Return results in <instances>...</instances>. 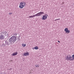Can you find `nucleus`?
I'll list each match as a JSON object with an SVG mask.
<instances>
[{
  "mask_svg": "<svg viewBox=\"0 0 74 74\" xmlns=\"http://www.w3.org/2000/svg\"><path fill=\"white\" fill-rule=\"evenodd\" d=\"M67 60H70V61L74 60V54L72 56V57L71 55H69L66 57Z\"/></svg>",
  "mask_w": 74,
  "mask_h": 74,
  "instance_id": "obj_2",
  "label": "nucleus"
},
{
  "mask_svg": "<svg viewBox=\"0 0 74 74\" xmlns=\"http://www.w3.org/2000/svg\"><path fill=\"white\" fill-rule=\"evenodd\" d=\"M68 30V28H66L64 29V31H65V32H66Z\"/></svg>",
  "mask_w": 74,
  "mask_h": 74,
  "instance_id": "obj_13",
  "label": "nucleus"
},
{
  "mask_svg": "<svg viewBox=\"0 0 74 74\" xmlns=\"http://www.w3.org/2000/svg\"><path fill=\"white\" fill-rule=\"evenodd\" d=\"M13 35H14V36H15V35H17V34H13Z\"/></svg>",
  "mask_w": 74,
  "mask_h": 74,
  "instance_id": "obj_18",
  "label": "nucleus"
},
{
  "mask_svg": "<svg viewBox=\"0 0 74 74\" xmlns=\"http://www.w3.org/2000/svg\"><path fill=\"white\" fill-rule=\"evenodd\" d=\"M35 67H38L39 66V65H36V66L35 65Z\"/></svg>",
  "mask_w": 74,
  "mask_h": 74,
  "instance_id": "obj_17",
  "label": "nucleus"
},
{
  "mask_svg": "<svg viewBox=\"0 0 74 74\" xmlns=\"http://www.w3.org/2000/svg\"><path fill=\"white\" fill-rule=\"evenodd\" d=\"M4 38V35H0V40H3Z\"/></svg>",
  "mask_w": 74,
  "mask_h": 74,
  "instance_id": "obj_5",
  "label": "nucleus"
},
{
  "mask_svg": "<svg viewBox=\"0 0 74 74\" xmlns=\"http://www.w3.org/2000/svg\"><path fill=\"white\" fill-rule=\"evenodd\" d=\"M19 8H23L26 5V2L24 1L21 2L20 3Z\"/></svg>",
  "mask_w": 74,
  "mask_h": 74,
  "instance_id": "obj_4",
  "label": "nucleus"
},
{
  "mask_svg": "<svg viewBox=\"0 0 74 74\" xmlns=\"http://www.w3.org/2000/svg\"><path fill=\"white\" fill-rule=\"evenodd\" d=\"M9 14L10 15H11V14H12V13H9Z\"/></svg>",
  "mask_w": 74,
  "mask_h": 74,
  "instance_id": "obj_19",
  "label": "nucleus"
},
{
  "mask_svg": "<svg viewBox=\"0 0 74 74\" xmlns=\"http://www.w3.org/2000/svg\"><path fill=\"white\" fill-rule=\"evenodd\" d=\"M4 34L5 36H7V37H8V34L7 33V31H5V33Z\"/></svg>",
  "mask_w": 74,
  "mask_h": 74,
  "instance_id": "obj_10",
  "label": "nucleus"
},
{
  "mask_svg": "<svg viewBox=\"0 0 74 74\" xmlns=\"http://www.w3.org/2000/svg\"><path fill=\"white\" fill-rule=\"evenodd\" d=\"M9 70H12V69L10 68V69H9Z\"/></svg>",
  "mask_w": 74,
  "mask_h": 74,
  "instance_id": "obj_21",
  "label": "nucleus"
},
{
  "mask_svg": "<svg viewBox=\"0 0 74 74\" xmlns=\"http://www.w3.org/2000/svg\"><path fill=\"white\" fill-rule=\"evenodd\" d=\"M33 49H34V48H33Z\"/></svg>",
  "mask_w": 74,
  "mask_h": 74,
  "instance_id": "obj_23",
  "label": "nucleus"
},
{
  "mask_svg": "<svg viewBox=\"0 0 74 74\" xmlns=\"http://www.w3.org/2000/svg\"><path fill=\"white\" fill-rule=\"evenodd\" d=\"M17 38L15 36H12L10 38L9 40V41L8 40H6L5 41V43L4 44L3 43V45H9L10 44H14V42L16 41L17 40Z\"/></svg>",
  "mask_w": 74,
  "mask_h": 74,
  "instance_id": "obj_1",
  "label": "nucleus"
},
{
  "mask_svg": "<svg viewBox=\"0 0 74 74\" xmlns=\"http://www.w3.org/2000/svg\"><path fill=\"white\" fill-rule=\"evenodd\" d=\"M18 54V52H16L15 53H13L12 55V56H15Z\"/></svg>",
  "mask_w": 74,
  "mask_h": 74,
  "instance_id": "obj_9",
  "label": "nucleus"
},
{
  "mask_svg": "<svg viewBox=\"0 0 74 74\" xmlns=\"http://www.w3.org/2000/svg\"><path fill=\"white\" fill-rule=\"evenodd\" d=\"M18 39V41H20L21 39H20V38H17Z\"/></svg>",
  "mask_w": 74,
  "mask_h": 74,
  "instance_id": "obj_15",
  "label": "nucleus"
},
{
  "mask_svg": "<svg viewBox=\"0 0 74 74\" xmlns=\"http://www.w3.org/2000/svg\"><path fill=\"white\" fill-rule=\"evenodd\" d=\"M58 42H59V43H60V41H59V40L58 41Z\"/></svg>",
  "mask_w": 74,
  "mask_h": 74,
  "instance_id": "obj_20",
  "label": "nucleus"
},
{
  "mask_svg": "<svg viewBox=\"0 0 74 74\" xmlns=\"http://www.w3.org/2000/svg\"><path fill=\"white\" fill-rule=\"evenodd\" d=\"M24 56H29V52H26V53H23Z\"/></svg>",
  "mask_w": 74,
  "mask_h": 74,
  "instance_id": "obj_7",
  "label": "nucleus"
},
{
  "mask_svg": "<svg viewBox=\"0 0 74 74\" xmlns=\"http://www.w3.org/2000/svg\"><path fill=\"white\" fill-rule=\"evenodd\" d=\"M44 14V13L42 12H39L37 13L36 14L33 15V16H29V18H34L35 16H40L41 14Z\"/></svg>",
  "mask_w": 74,
  "mask_h": 74,
  "instance_id": "obj_3",
  "label": "nucleus"
},
{
  "mask_svg": "<svg viewBox=\"0 0 74 74\" xmlns=\"http://www.w3.org/2000/svg\"><path fill=\"white\" fill-rule=\"evenodd\" d=\"M35 49H38V47L37 46H36L34 47Z\"/></svg>",
  "mask_w": 74,
  "mask_h": 74,
  "instance_id": "obj_12",
  "label": "nucleus"
},
{
  "mask_svg": "<svg viewBox=\"0 0 74 74\" xmlns=\"http://www.w3.org/2000/svg\"><path fill=\"white\" fill-rule=\"evenodd\" d=\"M20 36H18V38H20Z\"/></svg>",
  "mask_w": 74,
  "mask_h": 74,
  "instance_id": "obj_22",
  "label": "nucleus"
},
{
  "mask_svg": "<svg viewBox=\"0 0 74 74\" xmlns=\"http://www.w3.org/2000/svg\"><path fill=\"white\" fill-rule=\"evenodd\" d=\"M60 18H59V19H56L55 20V21H58V20H60Z\"/></svg>",
  "mask_w": 74,
  "mask_h": 74,
  "instance_id": "obj_16",
  "label": "nucleus"
},
{
  "mask_svg": "<svg viewBox=\"0 0 74 74\" xmlns=\"http://www.w3.org/2000/svg\"><path fill=\"white\" fill-rule=\"evenodd\" d=\"M70 32V30H68L66 32V33H67V34H68V33H69Z\"/></svg>",
  "mask_w": 74,
  "mask_h": 74,
  "instance_id": "obj_11",
  "label": "nucleus"
},
{
  "mask_svg": "<svg viewBox=\"0 0 74 74\" xmlns=\"http://www.w3.org/2000/svg\"><path fill=\"white\" fill-rule=\"evenodd\" d=\"M47 18V16L46 15H44L42 17V20H45Z\"/></svg>",
  "mask_w": 74,
  "mask_h": 74,
  "instance_id": "obj_6",
  "label": "nucleus"
},
{
  "mask_svg": "<svg viewBox=\"0 0 74 74\" xmlns=\"http://www.w3.org/2000/svg\"><path fill=\"white\" fill-rule=\"evenodd\" d=\"M5 30H2L0 32V34H4V33H5Z\"/></svg>",
  "mask_w": 74,
  "mask_h": 74,
  "instance_id": "obj_8",
  "label": "nucleus"
},
{
  "mask_svg": "<svg viewBox=\"0 0 74 74\" xmlns=\"http://www.w3.org/2000/svg\"><path fill=\"white\" fill-rule=\"evenodd\" d=\"M22 45L23 47H26V44H22Z\"/></svg>",
  "mask_w": 74,
  "mask_h": 74,
  "instance_id": "obj_14",
  "label": "nucleus"
}]
</instances>
